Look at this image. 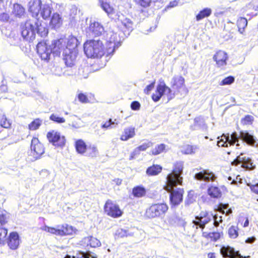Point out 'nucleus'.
Masks as SVG:
<instances>
[{"instance_id": "4be33fe9", "label": "nucleus", "mask_w": 258, "mask_h": 258, "mask_svg": "<svg viewBox=\"0 0 258 258\" xmlns=\"http://www.w3.org/2000/svg\"><path fill=\"white\" fill-rule=\"evenodd\" d=\"M220 252L223 257L229 258H240V254L238 252L235 251L234 248L229 246L222 247L220 249Z\"/></svg>"}, {"instance_id": "2eb2a0df", "label": "nucleus", "mask_w": 258, "mask_h": 258, "mask_svg": "<svg viewBox=\"0 0 258 258\" xmlns=\"http://www.w3.org/2000/svg\"><path fill=\"white\" fill-rule=\"evenodd\" d=\"M213 59L216 62L217 67L224 68L227 64L228 56L225 51L220 50L213 55Z\"/></svg>"}, {"instance_id": "a878e982", "label": "nucleus", "mask_w": 258, "mask_h": 258, "mask_svg": "<svg viewBox=\"0 0 258 258\" xmlns=\"http://www.w3.org/2000/svg\"><path fill=\"white\" fill-rule=\"evenodd\" d=\"M64 39L66 40L65 49H69L72 51L74 50H78V40L76 37L69 36L67 38Z\"/></svg>"}, {"instance_id": "dca6fc26", "label": "nucleus", "mask_w": 258, "mask_h": 258, "mask_svg": "<svg viewBox=\"0 0 258 258\" xmlns=\"http://www.w3.org/2000/svg\"><path fill=\"white\" fill-rule=\"evenodd\" d=\"M63 60L67 66L72 67L76 61V58L78 55V50H73L69 49H64L63 52Z\"/></svg>"}, {"instance_id": "f03ea898", "label": "nucleus", "mask_w": 258, "mask_h": 258, "mask_svg": "<svg viewBox=\"0 0 258 258\" xmlns=\"http://www.w3.org/2000/svg\"><path fill=\"white\" fill-rule=\"evenodd\" d=\"M242 139V143L246 142L247 144L251 146H255L256 141L255 138L249 134L246 131H241L239 135L237 133H233L230 137L228 135H223L221 137H218L219 141L217 142V145L219 147H228V145H234L236 144L237 147L239 146V139Z\"/></svg>"}, {"instance_id": "39448f33", "label": "nucleus", "mask_w": 258, "mask_h": 258, "mask_svg": "<svg viewBox=\"0 0 258 258\" xmlns=\"http://www.w3.org/2000/svg\"><path fill=\"white\" fill-rule=\"evenodd\" d=\"M168 210V206L165 203L152 205L146 211V216L149 218L159 217L164 215Z\"/></svg>"}, {"instance_id": "412c9836", "label": "nucleus", "mask_w": 258, "mask_h": 258, "mask_svg": "<svg viewBox=\"0 0 258 258\" xmlns=\"http://www.w3.org/2000/svg\"><path fill=\"white\" fill-rule=\"evenodd\" d=\"M63 23V19L60 15L57 13H54L49 22L50 27L53 29L57 30L60 28Z\"/></svg>"}, {"instance_id": "c9c22d12", "label": "nucleus", "mask_w": 258, "mask_h": 258, "mask_svg": "<svg viewBox=\"0 0 258 258\" xmlns=\"http://www.w3.org/2000/svg\"><path fill=\"white\" fill-rule=\"evenodd\" d=\"M247 25V20L244 17L239 18L237 21V26L238 29V32L240 34H243L245 28Z\"/></svg>"}, {"instance_id": "4c0bfd02", "label": "nucleus", "mask_w": 258, "mask_h": 258, "mask_svg": "<svg viewBox=\"0 0 258 258\" xmlns=\"http://www.w3.org/2000/svg\"><path fill=\"white\" fill-rule=\"evenodd\" d=\"M152 146L153 143L151 142L147 141L136 148L133 154L135 155L136 153H139L140 151H145L147 149Z\"/></svg>"}, {"instance_id": "cd10ccee", "label": "nucleus", "mask_w": 258, "mask_h": 258, "mask_svg": "<svg viewBox=\"0 0 258 258\" xmlns=\"http://www.w3.org/2000/svg\"><path fill=\"white\" fill-rule=\"evenodd\" d=\"M35 27L36 29V33L41 37H44L47 35L48 33V29L46 27L45 24L43 23H42L41 21L38 20H34Z\"/></svg>"}, {"instance_id": "3c124183", "label": "nucleus", "mask_w": 258, "mask_h": 258, "mask_svg": "<svg viewBox=\"0 0 258 258\" xmlns=\"http://www.w3.org/2000/svg\"><path fill=\"white\" fill-rule=\"evenodd\" d=\"M50 119L59 123L65 122V119L64 118L59 117L54 114H52L50 115Z\"/></svg>"}, {"instance_id": "f3484780", "label": "nucleus", "mask_w": 258, "mask_h": 258, "mask_svg": "<svg viewBox=\"0 0 258 258\" xmlns=\"http://www.w3.org/2000/svg\"><path fill=\"white\" fill-rule=\"evenodd\" d=\"M66 44V40L64 38H60L53 41L51 45H50L52 50V53L56 55H58L61 51H63V52L64 51Z\"/></svg>"}, {"instance_id": "ea45409f", "label": "nucleus", "mask_w": 258, "mask_h": 258, "mask_svg": "<svg viewBox=\"0 0 258 258\" xmlns=\"http://www.w3.org/2000/svg\"><path fill=\"white\" fill-rule=\"evenodd\" d=\"M238 228L236 226H231L228 230V233L230 238L235 239L238 236Z\"/></svg>"}, {"instance_id": "b1692460", "label": "nucleus", "mask_w": 258, "mask_h": 258, "mask_svg": "<svg viewBox=\"0 0 258 258\" xmlns=\"http://www.w3.org/2000/svg\"><path fill=\"white\" fill-rule=\"evenodd\" d=\"M42 2L41 0H34L29 3V11L33 16H37L40 12Z\"/></svg>"}, {"instance_id": "c756f323", "label": "nucleus", "mask_w": 258, "mask_h": 258, "mask_svg": "<svg viewBox=\"0 0 258 258\" xmlns=\"http://www.w3.org/2000/svg\"><path fill=\"white\" fill-rule=\"evenodd\" d=\"M192 130H202L206 128V126L203 118L200 117H196L194 120V123L190 126Z\"/></svg>"}, {"instance_id": "c03bdc74", "label": "nucleus", "mask_w": 258, "mask_h": 258, "mask_svg": "<svg viewBox=\"0 0 258 258\" xmlns=\"http://www.w3.org/2000/svg\"><path fill=\"white\" fill-rule=\"evenodd\" d=\"M11 123L10 120L7 119L6 115L3 114L0 119V125L4 128H8L10 127Z\"/></svg>"}, {"instance_id": "a211bd4d", "label": "nucleus", "mask_w": 258, "mask_h": 258, "mask_svg": "<svg viewBox=\"0 0 258 258\" xmlns=\"http://www.w3.org/2000/svg\"><path fill=\"white\" fill-rule=\"evenodd\" d=\"M194 177L197 180L205 181H214L216 178L215 175L213 172L207 170H203L196 173Z\"/></svg>"}, {"instance_id": "4468645a", "label": "nucleus", "mask_w": 258, "mask_h": 258, "mask_svg": "<svg viewBox=\"0 0 258 258\" xmlns=\"http://www.w3.org/2000/svg\"><path fill=\"white\" fill-rule=\"evenodd\" d=\"M232 164L236 166L239 165L240 167L246 169H252L255 167L251 160L241 154L235 160L232 162Z\"/></svg>"}, {"instance_id": "ddd939ff", "label": "nucleus", "mask_w": 258, "mask_h": 258, "mask_svg": "<svg viewBox=\"0 0 258 258\" xmlns=\"http://www.w3.org/2000/svg\"><path fill=\"white\" fill-rule=\"evenodd\" d=\"M47 138L49 142L55 146L63 147L66 143L64 137L61 136L60 133L52 131L47 133Z\"/></svg>"}, {"instance_id": "052dcab7", "label": "nucleus", "mask_w": 258, "mask_h": 258, "mask_svg": "<svg viewBox=\"0 0 258 258\" xmlns=\"http://www.w3.org/2000/svg\"><path fill=\"white\" fill-rule=\"evenodd\" d=\"M90 149L91 150V152L90 153V156L92 157L96 156L98 153L96 146L93 145L90 146Z\"/></svg>"}, {"instance_id": "5fc2aeb1", "label": "nucleus", "mask_w": 258, "mask_h": 258, "mask_svg": "<svg viewBox=\"0 0 258 258\" xmlns=\"http://www.w3.org/2000/svg\"><path fill=\"white\" fill-rule=\"evenodd\" d=\"M78 98L79 100L83 103H86L89 101L86 95L82 93H80L78 94Z\"/></svg>"}, {"instance_id": "603ef678", "label": "nucleus", "mask_w": 258, "mask_h": 258, "mask_svg": "<svg viewBox=\"0 0 258 258\" xmlns=\"http://www.w3.org/2000/svg\"><path fill=\"white\" fill-rule=\"evenodd\" d=\"M212 220H213V224L215 227H217L219 226L220 223L222 222V218L221 216H218L217 215L214 216L213 215V218Z\"/></svg>"}, {"instance_id": "6e6552de", "label": "nucleus", "mask_w": 258, "mask_h": 258, "mask_svg": "<svg viewBox=\"0 0 258 258\" xmlns=\"http://www.w3.org/2000/svg\"><path fill=\"white\" fill-rule=\"evenodd\" d=\"M105 213L113 218H118L122 214V212L118 205L111 200H107L104 206Z\"/></svg>"}, {"instance_id": "473e14b6", "label": "nucleus", "mask_w": 258, "mask_h": 258, "mask_svg": "<svg viewBox=\"0 0 258 258\" xmlns=\"http://www.w3.org/2000/svg\"><path fill=\"white\" fill-rule=\"evenodd\" d=\"M212 10L209 8H205L201 10L196 15V20L199 21L205 18L209 17L212 14Z\"/></svg>"}, {"instance_id": "f704fd0d", "label": "nucleus", "mask_w": 258, "mask_h": 258, "mask_svg": "<svg viewBox=\"0 0 258 258\" xmlns=\"http://www.w3.org/2000/svg\"><path fill=\"white\" fill-rule=\"evenodd\" d=\"M162 169V167L159 165H153L147 169L146 173L149 176H155L160 173Z\"/></svg>"}, {"instance_id": "09e8293b", "label": "nucleus", "mask_w": 258, "mask_h": 258, "mask_svg": "<svg viewBox=\"0 0 258 258\" xmlns=\"http://www.w3.org/2000/svg\"><path fill=\"white\" fill-rule=\"evenodd\" d=\"M100 4L102 9L108 14L112 13L113 8L110 7L109 4L104 3L103 1H100Z\"/></svg>"}, {"instance_id": "de8ad7c7", "label": "nucleus", "mask_w": 258, "mask_h": 258, "mask_svg": "<svg viewBox=\"0 0 258 258\" xmlns=\"http://www.w3.org/2000/svg\"><path fill=\"white\" fill-rule=\"evenodd\" d=\"M203 235L204 236L213 241H216L220 237V233L219 232H211L208 234L206 232H203Z\"/></svg>"}, {"instance_id": "4d7b16f0", "label": "nucleus", "mask_w": 258, "mask_h": 258, "mask_svg": "<svg viewBox=\"0 0 258 258\" xmlns=\"http://www.w3.org/2000/svg\"><path fill=\"white\" fill-rule=\"evenodd\" d=\"M116 235L118 237L121 238L127 236L126 231L122 229H118L116 232Z\"/></svg>"}, {"instance_id": "774afa93", "label": "nucleus", "mask_w": 258, "mask_h": 258, "mask_svg": "<svg viewBox=\"0 0 258 258\" xmlns=\"http://www.w3.org/2000/svg\"><path fill=\"white\" fill-rule=\"evenodd\" d=\"M256 240V238L254 236H251L247 238L245 240L246 243H252Z\"/></svg>"}, {"instance_id": "bf43d9fd", "label": "nucleus", "mask_w": 258, "mask_h": 258, "mask_svg": "<svg viewBox=\"0 0 258 258\" xmlns=\"http://www.w3.org/2000/svg\"><path fill=\"white\" fill-rule=\"evenodd\" d=\"M111 125V119H109L108 121H106L101 124V127L104 129H107L109 127L114 128V126H112Z\"/></svg>"}, {"instance_id": "393cba45", "label": "nucleus", "mask_w": 258, "mask_h": 258, "mask_svg": "<svg viewBox=\"0 0 258 258\" xmlns=\"http://www.w3.org/2000/svg\"><path fill=\"white\" fill-rule=\"evenodd\" d=\"M135 128L133 126L125 127L120 136V139L122 141H126L135 136Z\"/></svg>"}, {"instance_id": "e2e57ef3", "label": "nucleus", "mask_w": 258, "mask_h": 258, "mask_svg": "<svg viewBox=\"0 0 258 258\" xmlns=\"http://www.w3.org/2000/svg\"><path fill=\"white\" fill-rule=\"evenodd\" d=\"M131 108L134 110H137L140 109V104L138 101H133L131 105Z\"/></svg>"}, {"instance_id": "864d4df0", "label": "nucleus", "mask_w": 258, "mask_h": 258, "mask_svg": "<svg viewBox=\"0 0 258 258\" xmlns=\"http://www.w3.org/2000/svg\"><path fill=\"white\" fill-rule=\"evenodd\" d=\"M64 258H89V257L87 253L81 252L77 253L75 256H73L72 257L67 254Z\"/></svg>"}, {"instance_id": "8fccbe9b", "label": "nucleus", "mask_w": 258, "mask_h": 258, "mask_svg": "<svg viewBox=\"0 0 258 258\" xmlns=\"http://www.w3.org/2000/svg\"><path fill=\"white\" fill-rule=\"evenodd\" d=\"M235 80L233 76H228L224 78L220 83V85H227L232 84Z\"/></svg>"}, {"instance_id": "72a5a7b5", "label": "nucleus", "mask_w": 258, "mask_h": 258, "mask_svg": "<svg viewBox=\"0 0 258 258\" xmlns=\"http://www.w3.org/2000/svg\"><path fill=\"white\" fill-rule=\"evenodd\" d=\"M146 190L145 188L142 185L137 186L133 188L132 194L135 197H143L146 195Z\"/></svg>"}, {"instance_id": "9d476101", "label": "nucleus", "mask_w": 258, "mask_h": 258, "mask_svg": "<svg viewBox=\"0 0 258 258\" xmlns=\"http://www.w3.org/2000/svg\"><path fill=\"white\" fill-rule=\"evenodd\" d=\"M118 36L113 31H109L106 36L108 47L106 48L107 55H112L115 50V47L119 43Z\"/></svg>"}, {"instance_id": "aec40b11", "label": "nucleus", "mask_w": 258, "mask_h": 258, "mask_svg": "<svg viewBox=\"0 0 258 258\" xmlns=\"http://www.w3.org/2000/svg\"><path fill=\"white\" fill-rule=\"evenodd\" d=\"M52 10L53 8L51 1L48 0L44 3H42L40 13L42 17L44 19L46 20L50 17Z\"/></svg>"}, {"instance_id": "423d86ee", "label": "nucleus", "mask_w": 258, "mask_h": 258, "mask_svg": "<svg viewBox=\"0 0 258 258\" xmlns=\"http://www.w3.org/2000/svg\"><path fill=\"white\" fill-rule=\"evenodd\" d=\"M34 20H29L21 26L23 37L29 41H32L35 38L36 29Z\"/></svg>"}, {"instance_id": "1a4fd4ad", "label": "nucleus", "mask_w": 258, "mask_h": 258, "mask_svg": "<svg viewBox=\"0 0 258 258\" xmlns=\"http://www.w3.org/2000/svg\"><path fill=\"white\" fill-rule=\"evenodd\" d=\"M86 31L87 35L89 37H97L102 35L104 31V29L98 22L91 20Z\"/></svg>"}, {"instance_id": "37998d69", "label": "nucleus", "mask_w": 258, "mask_h": 258, "mask_svg": "<svg viewBox=\"0 0 258 258\" xmlns=\"http://www.w3.org/2000/svg\"><path fill=\"white\" fill-rule=\"evenodd\" d=\"M196 147L189 145H184L182 147L181 151L185 154H191L195 152Z\"/></svg>"}, {"instance_id": "9b49d317", "label": "nucleus", "mask_w": 258, "mask_h": 258, "mask_svg": "<svg viewBox=\"0 0 258 258\" xmlns=\"http://www.w3.org/2000/svg\"><path fill=\"white\" fill-rule=\"evenodd\" d=\"M44 153L43 145L36 138H33L31 141V154L35 160H37Z\"/></svg>"}, {"instance_id": "680f3d73", "label": "nucleus", "mask_w": 258, "mask_h": 258, "mask_svg": "<svg viewBox=\"0 0 258 258\" xmlns=\"http://www.w3.org/2000/svg\"><path fill=\"white\" fill-rule=\"evenodd\" d=\"M209 215H212V214L208 213L206 211H202L200 214L199 216L196 217L195 220H198L200 219L204 218V217H208Z\"/></svg>"}, {"instance_id": "f257e3e1", "label": "nucleus", "mask_w": 258, "mask_h": 258, "mask_svg": "<svg viewBox=\"0 0 258 258\" xmlns=\"http://www.w3.org/2000/svg\"><path fill=\"white\" fill-rule=\"evenodd\" d=\"M183 169L182 162H177L174 165L172 172L169 173L166 178V190L170 192V201L172 206H177L182 201L183 190L177 188L174 189V187L180 185L182 182L181 176Z\"/></svg>"}, {"instance_id": "e433bc0d", "label": "nucleus", "mask_w": 258, "mask_h": 258, "mask_svg": "<svg viewBox=\"0 0 258 258\" xmlns=\"http://www.w3.org/2000/svg\"><path fill=\"white\" fill-rule=\"evenodd\" d=\"M208 193L211 197L218 198L221 195L220 189L216 186L212 185L208 189Z\"/></svg>"}, {"instance_id": "49530a36", "label": "nucleus", "mask_w": 258, "mask_h": 258, "mask_svg": "<svg viewBox=\"0 0 258 258\" xmlns=\"http://www.w3.org/2000/svg\"><path fill=\"white\" fill-rule=\"evenodd\" d=\"M122 24L125 27L128 31H132L133 28V22L128 18H125L123 19L120 20Z\"/></svg>"}, {"instance_id": "5701e85b", "label": "nucleus", "mask_w": 258, "mask_h": 258, "mask_svg": "<svg viewBox=\"0 0 258 258\" xmlns=\"http://www.w3.org/2000/svg\"><path fill=\"white\" fill-rule=\"evenodd\" d=\"M82 244L85 246L97 247L101 245V242L99 240L93 236H88L82 239Z\"/></svg>"}, {"instance_id": "0eeeda50", "label": "nucleus", "mask_w": 258, "mask_h": 258, "mask_svg": "<svg viewBox=\"0 0 258 258\" xmlns=\"http://www.w3.org/2000/svg\"><path fill=\"white\" fill-rule=\"evenodd\" d=\"M171 86L175 90V93L186 95L188 90L185 84V79L181 75L174 76L171 80Z\"/></svg>"}, {"instance_id": "bb28decb", "label": "nucleus", "mask_w": 258, "mask_h": 258, "mask_svg": "<svg viewBox=\"0 0 258 258\" xmlns=\"http://www.w3.org/2000/svg\"><path fill=\"white\" fill-rule=\"evenodd\" d=\"M165 88H166V84L163 82L158 85L155 93L152 96V99L155 102L158 101L165 94Z\"/></svg>"}, {"instance_id": "2f4dec72", "label": "nucleus", "mask_w": 258, "mask_h": 258, "mask_svg": "<svg viewBox=\"0 0 258 258\" xmlns=\"http://www.w3.org/2000/svg\"><path fill=\"white\" fill-rule=\"evenodd\" d=\"M12 13L16 17L22 18L25 14V9L21 5L15 4L13 5Z\"/></svg>"}, {"instance_id": "69168bd1", "label": "nucleus", "mask_w": 258, "mask_h": 258, "mask_svg": "<svg viewBox=\"0 0 258 258\" xmlns=\"http://www.w3.org/2000/svg\"><path fill=\"white\" fill-rule=\"evenodd\" d=\"M248 185L250 187L251 190L253 192L258 195V183L253 185L248 184Z\"/></svg>"}, {"instance_id": "20e7f679", "label": "nucleus", "mask_w": 258, "mask_h": 258, "mask_svg": "<svg viewBox=\"0 0 258 258\" xmlns=\"http://www.w3.org/2000/svg\"><path fill=\"white\" fill-rule=\"evenodd\" d=\"M40 229L50 234L62 236L66 235H71L75 232V229L67 224L57 225L55 227H49L45 225Z\"/></svg>"}, {"instance_id": "6e6d98bb", "label": "nucleus", "mask_w": 258, "mask_h": 258, "mask_svg": "<svg viewBox=\"0 0 258 258\" xmlns=\"http://www.w3.org/2000/svg\"><path fill=\"white\" fill-rule=\"evenodd\" d=\"M136 2L141 6L144 8L148 7L151 3L150 0H136Z\"/></svg>"}, {"instance_id": "338daca9", "label": "nucleus", "mask_w": 258, "mask_h": 258, "mask_svg": "<svg viewBox=\"0 0 258 258\" xmlns=\"http://www.w3.org/2000/svg\"><path fill=\"white\" fill-rule=\"evenodd\" d=\"M0 18L4 21H7L9 19V16L8 14L3 13L0 15Z\"/></svg>"}, {"instance_id": "0e129e2a", "label": "nucleus", "mask_w": 258, "mask_h": 258, "mask_svg": "<svg viewBox=\"0 0 258 258\" xmlns=\"http://www.w3.org/2000/svg\"><path fill=\"white\" fill-rule=\"evenodd\" d=\"M155 83L153 82L147 86V87L144 89V92L146 94H149L150 92L154 88Z\"/></svg>"}, {"instance_id": "58836bf2", "label": "nucleus", "mask_w": 258, "mask_h": 258, "mask_svg": "<svg viewBox=\"0 0 258 258\" xmlns=\"http://www.w3.org/2000/svg\"><path fill=\"white\" fill-rule=\"evenodd\" d=\"M218 210L223 214L229 215L232 212V210L229 208V205L221 203L218 207Z\"/></svg>"}, {"instance_id": "7ed1b4c3", "label": "nucleus", "mask_w": 258, "mask_h": 258, "mask_svg": "<svg viewBox=\"0 0 258 258\" xmlns=\"http://www.w3.org/2000/svg\"><path fill=\"white\" fill-rule=\"evenodd\" d=\"M84 49L88 57L100 58L105 53V48L102 41L90 40L84 44Z\"/></svg>"}, {"instance_id": "6ab92c4d", "label": "nucleus", "mask_w": 258, "mask_h": 258, "mask_svg": "<svg viewBox=\"0 0 258 258\" xmlns=\"http://www.w3.org/2000/svg\"><path fill=\"white\" fill-rule=\"evenodd\" d=\"M20 237L17 232H12L9 234L7 243L10 248L13 250L17 249L20 244Z\"/></svg>"}, {"instance_id": "13d9d810", "label": "nucleus", "mask_w": 258, "mask_h": 258, "mask_svg": "<svg viewBox=\"0 0 258 258\" xmlns=\"http://www.w3.org/2000/svg\"><path fill=\"white\" fill-rule=\"evenodd\" d=\"M165 95H166L168 97V99L169 100L171 99L174 96V94L172 95L171 94V90L170 88L166 85V88H165Z\"/></svg>"}, {"instance_id": "f8f14e48", "label": "nucleus", "mask_w": 258, "mask_h": 258, "mask_svg": "<svg viewBox=\"0 0 258 258\" xmlns=\"http://www.w3.org/2000/svg\"><path fill=\"white\" fill-rule=\"evenodd\" d=\"M36 48L37 53L42 59L48 60L50 58V56L52 53L50 45L44 42H40L37 44Z\"/></svg>"}, {"instance_id": "7c9ffc66", "label": "nucleus", "mask_w": 258, "mask_h": 258, "mask_svg": "<svg viewBox=\"0 0 258 258\" xmlns=\"http://www.w3.org/2000/svg\"><path fill=\"white\" fill-rule=\"evenodd\" d=\"M213 218V215H209L208 217H204V218L200 219L198 220L193 221V223L197 226V228H198V226H199L200 228L203 229L206 224L212 221Z\"/></svg>"}, {"instance_id": "a18cd8bd", "label": "nucleus", "mask_w": 258, "mask_h": 258, "mask_svg": "<svg viewBox=\"0 0 258 258\" xmlns=\"http://www.w3.org/2000/svg\"><path fill=\"white\" fill-rule=\"evenodd\" d=\"M7 234V229L0 226V244H4L5 243Z\"/></svg>"}, {"instance_id": "79ce46f5", "label": "nucleus", "mask_w": 258, "mask_h": 258, "mask_svg": "<svg viewBox=\"0 0 258 258\" xmlns=\"http://www.w3.org/2000/svg\"><path fill=\"white\" fill-rule=\"evenodd\" d=\"M42 122V120L36 118L29 124V129L31 131L36 130L40 127Z\"/></svg>"}, {"instance_id": "c85d7f7f", "label": "nucleus", "mask_w": 258, "mask_h": 258, "mask_svg": "<svg viewBox=\"0 0 258 258\" xmlns=\"http://www.w3.org/2000/svg\"><path fill=\"white\" fill-rule=\"evenodd\" d=\"M76 152L81 155L84 154L87 151V145L82 139L76 140L75 142Z\"/></svg>"}, {"instance_id": "a19ab883", "label": "nucleus", "mask_w": 258, "mask_h": 258, "mask_svg": "<svg viewBox=\"0 0 258 258\" xmlns=\"http://www.w3.org/2000/svg\"><path fill=\"white\" fill-rule=\"evenodd\" d=\"M166 145L164 144H161L155 146L151 151L152 155H157L162 153L165 150Z\"/></svg>"}]
</instances>
